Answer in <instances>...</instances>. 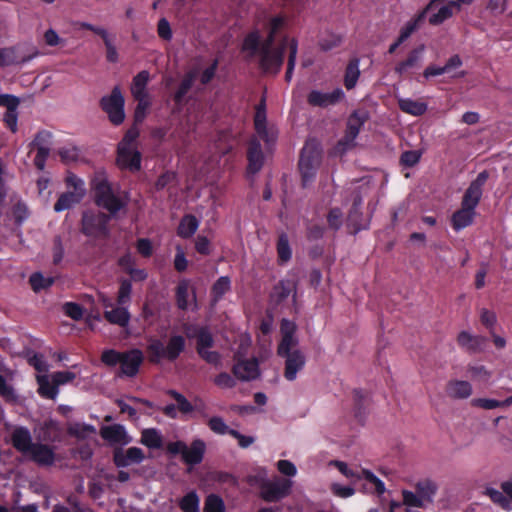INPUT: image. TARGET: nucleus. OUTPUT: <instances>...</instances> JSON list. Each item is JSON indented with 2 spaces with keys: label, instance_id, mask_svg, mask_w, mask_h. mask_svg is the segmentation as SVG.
<instances>
[{
  "label": "nucleus",
  "instance_id": "obj_12",
  "mask_svg": "<svg viewBox=\"0 0 512 512\" xmlns=\"http://www.w3.org/2000/svg\"><path fill=\"white\" fill-rule=\"evenodd\" d=\"M116 161L120 169L137 172L141 169L142 155L137 148L118 146Z\"/></svg>",
  "mask_w": 512,
  "mask_h": 512
},
{
  "label": "nucleus",
  "instance_id": "obj_21",
  "mask_svg": "<svg viewBox=\"0 0 512 512\" xmlns=\"http://www.w3.org/2000/svg\"><path fill=\"white\" fill-rule=\"evenodd\" d=\"M38 51H34L29 55H19L16 47H8L0 49V67L12 65H20L31 61L38 55Z\"/></svg>",
  "mask_w": 512,
  "mask_h": 512
},
{
  "label": "nucleus",
  "instance_id": "obj_3",
  "mask_svg": "<svg viewBox=\"0 0 512 512\" xmlns=\"http://www.w3.org/2000/svg\"><path fill=\"white\" fill-rule=\"evenodd\" d=\"M321 160L322 150L319 144L313 140L307 141L301 150L298 163L303 187H307L315 179Z\"/></svg>",
  "mask_w": 512,
  "mask_h": 512
},
{
  "label": "nucleus",
  "instance_id": "obj_31",
  "mask_svg": "<svg viewBox=\"0 0 512 512\" xmlns=\"http://www.w3.org/2000/svg\"><path fill=\"white\" fill-rule=\"evenodd\" d=\"M104 318L111 324L126 327L129 324L131 315L126 306L112 307L104 311Z\"/></svg>",
  "mask_w": 512,
  "mask_h": 512
},
{
  "label": "nucleus",
  "instance_id": "obj_43",
  "mask_svg": "<svg viewBox=\"0 0 512 512\" xmlns=\"http://www.w3.org/2000/svg\"><path fill=\"white\" fill-rule=\"evenodd\" d=\"M160 344H152L148 352H184L185 339L181 335H173L170 337L166 350L160 349Z\"/></svg>",
  "mask_w": 512,
  "mask_h": 512
},
{
  "label": "nucleus",
  "instance_id": "obj_62",
  "mask_svg": "<svg viewBox=\"0 0 512 512\" xmlns=\"http://www.w3.org/2000/svg\"><path fill=\"white\" fill-rule=\"evenodd\" d=\"M135 100L137 101V105L134 112V122L135 124H140L146 117L147 110L150 107V101L148 98Z\"/></svg>",
  "mask_w": 512,
  "mask_h": 512
},
{
  "label": "nucleus",
  "instance_id": "obj_15",
  "mask_svg": "<svg viewBox=\"0 0 512 512\" xmlns=\"http://www.w3.org/2000/svg\"><path fill=\"white\" fill-rule=\"evenodd\" d=\"M145 456L142 449L138 447H129L127 450L115 448L113 451V463L118 468L128 467L132 464H139Z\"/></svg>",
  "mask_w": 512,
  "mask_h": 512
},
{
  "label": "nucleus",
  "instance_id": "obj_22",
  "mask_svg": "<svg viewBox=\"0 0 512 512\" xmlns=\"http://www.w3.org/2000/svg\"><path fill=\"white\" fill-rule=\"evenodd\" d=\"M205 451V442L200 438L194 439L190 446L186 444V449L183 453L182 461L190 466L198 465L203 461Z\"/></svg>",
  "mask_w": 512,
  "mask_h": 512
},
{
  "label": "nucleus",
  "instance_id": "obj_35",
  "mask_svg": "<svg viewBox=\"0 0 512 512\" xmlns=\"http://www.w3.org/2000/svg\"><path fill=\"white\" fill-rule=\"evenodd\" d=\"M448 3L441 6L438 11L429 18L431 25H439L452 17L454 10H459V4L455 1L447 0Z\"/></svg>",
  "mask_w": 512,
  "mask_h": 512
},
{
  "label": "nucleus",
  "instance_id": "obj_64",
  "mask_svg": "<svg viewBox=\"0 0 512 512\" xmlns=\"http://www.w3.org/2000/svg\"><path fill=\"white\" fill-rule=\"evenodd\" d=\"M65 314L73 320H80L83 317V308L75 302H66L63 306Z\"/></svg>",
  "mask_w": 512,
  "mask_h": 512
},
{
  "label": "nucleus",
  "instance_id": "obj_51",
  "mask_svg": "<svg viewBox=\"0 0 512 512\" xmlns=\"http://www.w3.org/2000/svg\"><path fill=\"white\" fill-rule=\"evenodd\" d=\"M200 499L195 491H190L179 501V507L183 512H199Z\"/></svg>",
  "mask_w": 512,
  "mask_h": 512
},
{
  "label": "nucleus",
  "instance_id": "obj_30",
  "mask_svg": "<svg viewBox=\"0 0 512 512\" xmlns=\"http://www.w3.org/2000/svg\"><path fill=\"white\" fill-rule=\"evenodd\" d=\"M149 79L150 74L147 70H142L133 77L131 84V94L134 97V99L148 98L146 87L149 82Z\"/></svg>",
  "mask_w": 512,
  "mask_h": 512
},
{
  "label": "nucleus",
  "instance_id": "obj_17",
  "mask_svg": "<svg viewBox=\"0 0 512 512\" xmlns=\"http://www.w3.org/2000/svg\"><path fill=\"white\" fill-rule=\"evenodd\" d=\"M232 371L234 376L239 380H253L259 376V364L255 358L250 360L239 358L233 365Z\"/></svg>",
  "mask_w": 512,
  "mask_h": 512
},
{
  "label": "nucleus",
  "instance_id": "obj_1",
  "mask_svg": "<svg viewBox=\"0 0 512 512\" xmlns=\"http://www.w3.org/2000/svg\"><path fill=\"white\" fill-rule=\"evenodd\" d=\"M276 34L268 31L265 39H262L260 31L254 29L246 34L242 42V51L249 58L258 57V65L263 73L277 75L280 73L287 47L288 38L274 46Z\"/></svg>",
  "mask_w": 512,
  "mask_h": 512
},
{
  "label": "nucleus",
  "instance_id": "obj_59",
  "mask_svg": "<svg viewBox=\"0 0 512 512\" xmlns=\"http://www.w3.org/2000/svg\"><path fill=\"white\" fill-rule=\"evenodd\" d=\"M51 139H52V133L50 131L41 130L35 135L30 146L35 147L37 150L40 148L50 149L49 145H50Z\"/></svg>",
  "mask_w": 512,
  "mask_h": 512
},
{
  "label": "nucleus",
  "instance_id": "obj_55",
  "mask_svg": "<svg viewBox=\"0 0 512 512\" xmlns=\"http://www.w3.org/2000/svg\"><path fill=\"white\" fill-rule=\"evenodd\" d=\"M29 283L33 291L39 292L52 286L54 279L51 277L46 278L40 272H35L30 276Z\"/></svg>",
  "mask_w": 512,
  "mask_h": 512
},
{
  "label": "nucleus",
  "instance_id": "obj_48",
  "mask_svg": "<svg viewBox=\"0 0 512 512\" xmlns=\"http://www.w3.org/2000/svg\"><path fill=\"white\" fill-rule=\"evenodd\" d=\"M11 214L16 226H22V224L29 218L30 211L27 204L22 200H17L11 208Z\"/></svg>",
  "mask_w": 512,
  "mask_h": 512
},
{
  "label": "nucleus",
  "instance_id": "obj_8",
  "mask_svg": "<svg viewBox=\"0 0 512 512\" xmlns=\"http://www.w3.org/2000/svg\"><path fill=\"white\" fill-rule=\"evenodd\" d=\"M501 491L487 487L484 491V495L489 497L491 502L496 506L500 507L504 511L512 510V473L508 480L501 482Z\"/></svg>",
  "mask_w": 512,
  "mask_h": 512
},
{
  "label": "nucleus",
  "instance_id": "obj_50",
  "mask_svg": "<svg viewBox=\"0 0 512 512\" xmlns=\"http://www.w3.org/2000/svg\"><path fill=\"white\" fill-rule=\"evenodd\" d=\"M289 54L287 61V69L285 73V81L290 82L293 76V71L296 65V58L298 53V41L292 38L288 44Z\"/></svg>",
  "mask_w": 512,
  "mask_h": 512
},
{
  "label": "nucleus",
  "instance_id": "obj_23",
  "mask_svg": "<svg viewBox=\"0 0 512 512\" xmlns=\"http://www.w3.org/2000/svg\"><path fill=\"white\" fill-rule=\"evenodd\" d=\"M254 126L258 136L267 144L275 141V137L271 134L266 125L265 100L257 106L254 117Z\"/></svg>",
  "mask_w": 512,
  "mask_h": 512
},
{
  "label": "nucleus",
  "instance_id": "obj_60",
  "mask_svg": "<svg viewBox=\"0 0 512 512\" xmlns=\"http://www.w3.org/2000/svg\"><path fill=\"white\" fill-rule=\"evenodd\" d=\"M403 504L407 507H417L424 508L425 503L421 499V497L417 494V492H412L409 490L402 491Z\"/></svg>",
  "mask_w": 512,
  "mask_h": 512
},
{
  "label": "nucleus",
  "instance_id": "obj_16",
  "mask_svg": "<svg viewBox=\"0 0 512 512\" xmlns=\"http://www.w3.org/2000/svg\"><path fill=\"white\" fill-rule=\"evenodd\" d=\"M27 456H29L34 463L41 467L52 466L56 460L54 448L40 442L34 444Z\"/></svg>",
  "mask_w": 512,
  "mask_h": 512
},
{
  "label": "nucleus",
  "instance_id": "obj_24",
  "mask_svg": "<svg viewBox=\"0 0 512 512\" xmlns=\"http://www.w3.org/2000/svg\"><path fill=\"white\" fill-rule=\"evenodd\" d=\"M143 360L144 354H130L129 356L122 357L116 375L118 377H134L138 373Z\"/></svg>",
  "mask_w": 512,
  "mask_h": 512
},
{
  "label": "nucleus",
  "instance_id": "obj_27",
  "mask_svg": "<svg viewBox=\"0 0 512 512\" xmlns=\"http://www.w3.org/2000/svg\"><path fill=\"white\" fill-rule=\"evenodd\" d=\"M359 66L360 59L358 57H353L348 61L343 78V84L347 90H352L356 87L361 75Z\"/></svg>",
  "mask_w": 512,
  "mask_h": 512
},
{
  "label": "nucleus",
  "instance_id": "obj_13",
  "mask_svg": "<svg viewBox=\"0 0 512 512\" xmlns=\"http://www.w3.org/2000/svg\"><path fill=\"white\" fill-rule=\"evenodd\" d=\"M79 25H80L81 29L91 31L94 34L98 35L102 39L104 46H105V50H106L105 56H106L107 62L114 64L119 61L118 50H117L113 40L111 39L108 31L105 28L100 27V26H95L88 22H81Z\"/></svg>",
  "mask_w": 512,
  "mask_h": 512
},
{
  "label": "nucleus",
  "instance_id": "obj_61",
  "mask_svg": "<svg viewBox=\"0 0 512 512\" xmlns=\"http://www.w3.org/2000/svg\"><path fill=\"white\" fill-rule=\"evenodd\" d=\"M343 214L342 211L335 207L330 209L327 215L328 227L334 231H338L342 226Z\"/></svg>",
  "mask_w": 512,
  "mask_h": 512
},
{
  "label": "nucleus",
  "instance_id": "obj_49",
  "mask_svg": "<svg viewBox=\"0 0 512 512\" xmlns=\"http://www.w3.org/2000/svg\"><path fill=\"white\" fill-rule=\"evenodd\" d=\"M59 437L58 425L53 420L45 421L40 427L39 439L44 442H54Z\"/></svg>",
  "mask_w": 512,
  "mask_h": 512
},
{
  "label": "nucleus",
  "instance_id": "obj_47",
  "mask_svg": "<svg viewBox=\"0 0 512 512\" xmlns=\"http://www.w3.org/2000/svg\"><path fill=\"white\" fill-rule=\"evenodd\" d=\"M166 394L176 401V407L180 413L188 415L194 412L193 403L177 390L169 389L166 391Z\"/></svg>",
  "mask_w": 512,
  "mask_h": 512
},
{
  "label": "nucleus",
  "instance_id": "obj_45",
  "mask_svg": "<svg viewBox=\"0 0 512 512\" xmlns=\"http://www.w3.org/2000/svg\"><path fill=\"white\" fill-rule=\"evenodd\" d=\"M141 443L150 449H159L163 444L162 436L155 428L145 429L141 435Z\"/></svg>",
  "mask_w": 512,
  "mask_h": 512
},
{
  "label": "nucleus",
  "instance_id": "obj_6",
  "mask_svg": "<svg viewBox=\"0 0 512 512\" xmlns=\"http://www.w3.org/2000/svg\"><path fill=\"white\" fill-rule=\"evenodd\" d=\"M293 482L287 478L263 480L259 484V495L267 503L281 501L290 495Z\"/></svg>",
  "mask_w": 512,
  "mask_h": 512
},
{
  "label": "nucleus",
  "instance_id": "obj_36",
  "mask_svg": "<svg viewBox=\"0 0 512 512\" xmlns=\"http://www.w3.org/2000/svg\"><path fill=\"white\" fill-rule=\"evenodd\" d=\"M433 10L428 3L427 6L420 11L417 15H415L411 20H409L404 27L400 30V35L404 38L408 39L420 26V24L425 20L428 12Z\"/></svg>",
  "mask_w": 512,
  "mask_h": 512
},
{
  "label": "nucleus",
  "instance_id": "obj_2",
  "mask_svg": "<svg viewBox=\"0 0 512 512\" xmlns=\"http://www.w3.org/2000/svg\"><path fill=\"white\" fill-rule=\"evenodd\" d=\"M95 204L115 216L121 210L126 209L129 203L128 192L116 194L112 184L104 175H97L91 181Z\"/></svg>",
  "mask_w": 512,
  "mask_h": 512
},
{
  "label": "nucleus",
  "instance_id": "obj_32",
  "mask_svg": "<svg viewBox=\"0 0 512 512\" xmlns=\"http://www.w3.org/2000/svg\"><path fill=\"white\" fill-rule=\"evenodd\" d=\"M197 77V71L196 70H190L186 72L173 95V100L175 104L181 105L183 103V100L189 90L192 88L195 79Z\"/></svg>",
  "mask_w": 512,
  "mask_h": 512
},
{
  "label": "nucleus",
  "instance_id": "obj_4",
  "mask_svg": "<svg viewBox=\"0 0 512 512\" xmlns=\"http://www.w3.org/2000/svg\"><path fill=\"white\" fill-rule=\"evenodd\" d=\"M367 120L368 114L365 111L355 110L350 114L347 119L345 134L336 145L339 152L344 153L355 146V139Z\"/></svg>",
  "mask_w": 512,
  "mask_h": 512
},
{
  "label": "nucleus",
  "instance_id": "obj_18",
  "mask_svg": "<svg viewBox=\"0 0 512 512\" xmlns=\"http://www.w3.org/2000/svg\"><path fill=\"white\" fill-rule=\"evenodd\" d=\"M11 444L18 452L27 456L35 443L27 427L17 426L11 433Z\"/></svg>",
  "mask_w": 512,
  "mask_h": 512
},
{
  "label": "nucleus",
  "instance_id": "obj_11",
  "mask_svg": "<svg viewBox=\"0 0 512 512\" xmlns=\"http://www.w3.org/2000/svg\"><path fill=\"white\" fill-rule=\"evenodd\" d=\"M345 98L341 88H335L332 92L324 93L319 90H312L307 95V103L312 107L326 108L334 106Z\"/></svg>",
  "mask_w": 512,
  "mask_h": 512
},
{
  "label": "nucleus",
  "instance_id": "obj_5",
  "mask_svg": "<svg viewBox=\"0 0 512 512\" xmlns=\"http://www.w3.org/2000/svg\"><path fill=\"white\" fill-rule=\"evenodd\" d=\"M124 105L125 99L119 86H115L110 95L103 96L100 99L101 109L107 114L109 121L115 126H119L124 122Z\"/></svg>",
  "mask_w": 512,
  "mask_h": 512
},
{
  "label": "nucleus",
  "instance_id": "obj_63",
  "mask_svg": "<svg viewBox=\"0 0 512 512\" xmlns=\"http://www.w3.org/2000/svg\"><path fill=\"white\" fill-rule=\"evenodd\" d=\"M421 158V153L417 150H408L401 154L400 163L405 167L415 166Z\"/></svg>",
  "mask_w": 512,
  "mask_h": 512
},
{
  "label": "nucleus",
  "instance_id": "obj_46",
  "mask_svg": "<svg viewBox=\"0 0 512 512\" xmlns=\"http://www.w3.org/2000/svg\"><path fill=\"white\" fill-rule=\"evenodd\" d=\"M119 289L117 292V304L120 306H127L131 302L132 282L128 278L119 279Z\"/></svg>",
  "mask_w": 512,
  "mask_h": 512
},
{
  "label": "nucleus",
  "instance_id": "obj_9",
  "mask_svg": "<svg viewBox=\"0 0 512 512\" xmlns=\"http://www.w3.org/2000/svg\"><path fill=\"white\" fill-rule=\"evenodd\" d=\"M290 295H292L293 301H296L297 282L292 279H282L273 286L269 294V304L277 308L282 305Z\"/></svg>",
  "mask_w": 512,
  "mask_h": 512
},
{
  "label": "nucleus",
  "instance_id": "obj_53",
  "mask_svg": "<svg viewBox=\"0 0 512 512\" xmlns=\"http://www.w3.org/2000/svg\"><path fill=\"white\" fill-rule=\"evenodd\" d=\"M189 283L187 280H181L176 287V304L181 310L188 308Z\"/></svg>",
  "mask_w": 512,
  "mask_h": 512
},
{
  "label": "nucleus",
  "instance_id": "obj_10",
  "mask_svg": "<svg viewBox=\"0 0 512 512\" xmlns=\"http://www.w3.org/2000/svg\"><path fill=\"white\" fill-rule=\"evenodd\" d=\"M488 179V173L486 171H483L479 173L475 180H473L469 187L466 189L461 206L465 208H469L470 210L476 209L477 205L479 204L482 193H483V185Z\"/></svg>",
  "mask_w": 512,
  "mask_h": 512
},
{
  "label": "nucleus",
  "instance_id": "obj_58",
  "mask_svg": "<svg viewBox=\"0 0 512 512\" xmlns=\"http://www.w3.org/2000/svg\"><path fill=\"white\" fill-rule=\"evenodd\" d=\"M207 426L212 432L219 435L229 434L231 430L220 416L210 417L207 421Z\"/></svg>",
  "mask_w": 512,
  "mask_h": 512
},
{
  "label": "nucleus",
  "instance_id": "obj_28",
  "mask_svg": "<svg viewBox=\"0 0 512 512\" xmlns=\"http://www.w3.org/2000/svg\"><path fill=\"white\" fill-rule=\"evenodd\" d=\"M101 437L111 443L127 444L129 439L125 428L120 424L105 426L100 431Z\"/></svg>",
  "mask_w": 512,
  "mask_h": 512
},
{
  "label": "nucleus",
  "instance_id": "obj_52",
  "mask_svg": "<svg viewBox=\"0 0 512 512\" xmlns=\"http://www.w3.org/2000/svg\"><path fill=\"white\" fill-rule=\"evenodd\" d=\"M484 340V338L479 336H473L467 331H462L457 336V342L459 346L463 349L472 350L475 349L480 343Z\"/></svg>",
  "mask_w": 512,
  "mask_h": 512
},
{
  "label": "nucleus",
  "instance_id": "obj_19",
  "mask_svg": "<svg viewBox=\"0 0 512 512\" xmlns=\"http://www.w3.org/2000/svg\"><path fill=\"white\" fill-rule=\"evenodd\" d=\"M424 49V45L413 48L404 60L396 64L394 72L399 76H403L408 74L410 70L419 68L421 66Z\"/></svg>",
  "mask_w": 512,
  "mask_h": 512
},
{
  "label": "nucleus",
  "instance_id": "obj_26",
  "mask_svg": "<svg viewBox=\"0 0 512 512\" xmlns=\"http://www.w3.org/2000/svg\"><path fill=\"white\" fill-rule=\"evenodd\" d=\"M445 392L452 399H467L472 394V385L464 380H450L446 384Z\"/></svg>",
  "mask_w": 512,
  "mask_h": 512
},
{
  "label": "nucleus",
  "instance_id": "obj_7",
  "mask_svg": "<svg viewBox=\"0 0 512 512\" xmlns=\"http://www.w3.org/2000/svg\"><path fill=\"white\" fill-rule=\"evenodd\" d=\"M185 337L192 343H195L196 352L210 349L213 346L214 339L208 326L194 323H187L183 326Z\"/></svg>",
  "mask_w": 512,
  "mask_h": 512
},
{
  "label": "nucleus",
  "instance_id": "obj_41",
  "mask_svg": "<svg viewBox=\"0 0 512 512\" xmlns=\"http://www.w3.org/2000/svg\"><path fill=\"white\" fill-rule=\"evenodd\" d=\"M37 382L39 385L38 393L40 396L51 400H54L57 397L59 390L53 380L49 381L48 377L43 375L37 377Z\"/></svg>",
  "mask_w": 512,
  "mask_h": 512
},
{
  "label": "nucleus",
  "instance_id": "obj_33",
  "mask_svg": "<svg viewBox=\"0 0 512 512\" xmlns=\"http://www.w3.org/2000/svg\"><path fill=\"white\" fill-rule=\"evenodd\" d=\"M108 216L100 214L99 216H84L83 217V232L86 235H92L95 232H102L106 230Z\"/></svg>",
  "mask_w": 512,
  "mask_h": 512
},
{
  "label": "nucleus",
  "instance_id": "obj_57",
  "mask_svg": "<svg viewBox=\"0 0 512 512\" xmlns=\"http://www.w3.org/2000/svg\"><path fill=\"white\" fill-rule=\"evenodd\" d=\"M481 324L487 329L489 334H493V331L496 330L497 324V316L495 312L482 308L479 314Z\"/></svg>",
  "mask_w": 512,
  "mask_h": 512
},
{
  "label": "nucleus",
  "instance_id": "obj_56",
  "mask_svg": "<svg viewBox=\"0 0 512 512\" xmlns=\"http://www.w3.org/2000/svg\"><path fill=\"white\" fill-rule=\"evenodd\" d=\"M361 479H365L368 483L374 487V492L377 495L384 494L386 488L384 482L378 478L372 471L368 469H361Z\"/></svg>",
  "mask_w": 512,
  "mask_h": 512
},
{
  "label": "nucleus",
  "instance_id": "obj_38",
  "mask_svg": "<svg viewBox=\"0 0 512 512\" xmlns=\"http://www.w3.org/2000/svg\"><path fill=\"white\" fill-rule=\"evenodd\" d=\"M398 105L402 112L408 113L413 116L424 115L428 108L425 102L413 100L410 98L400 99L398 101Z\"/></svg>",
  "mask_w": 512,
  "mask_h": 512
},
{
  "label": "nucleus",
  "instance_id": "obj_42",
  "mask_svg": "<svg viewBox=\"0 0 512 512\" xmlns=\"http://www.w3.org/2000/svg\"><path fill=\"white\" fill-rule=\"evenodd\" d=\"M367 400V392L363 391L362 389L353 390L354 414L359 422L364 420Z\"/></svg>",
  "mask_w": 512,
  "mask_h": 512
},
{
  "label": "nucleus",
  "instance_id": "obj_39",
  "mask_svg": "<svg viewBox=\"0 0 512 512\" xmlns=\"http://www.w3.org/2000/svg\"><path fill=\"white\" fill-rule=\"evenodd\" d=\"M231 289V279L228 276L219 277L211 287V301L218 303L223 296Z\"/></svg>",
  "mask_w": 512,
  "mask_h": 512
},
{
  "label": "nucleus",
  "instance_id": "obj_37",
  "mask_svg": "<svg viewBox=\"0 0 512 512\" xmlns=\"http://www.w3.org/2000/svg\"><path fill=\"white\" fill-rule=\"evenodd\" d=\"M437 489L436 483L430 479L421 480L415 484V490L425 504L433 502Z\"/></svg>",
  "mask_w": 512,
  "mask_h": 512
},
{
  "label": "nucleus",
  "instance_id": "obj_40",
  "mask_svg": "<svg viewBox=\"0 0 512 512\" xmlns=\"http://www.w3.org/2000/svg\"><path fill=\"white\" fill-rule=\"evenodd\" d=\"M83 193L65 192L62 193L54 204V211L61 212L70 209L74 204L80 202Z\"/></svg>",
  "mask_w": 512,
  "mask_h": 512
},
{
  "label": "nucleus",
  "instance_id": "obj_29",
  "mask_svg": "<svg viewBox=\"0 0 512 512\" xmlns=\"http://www.w3.org/2000/svg\"><path fill=\"white\" fill-rule=\"evenodd\" d=\"M476 212L469 208L462 207L455 211L451 217V226L455 231H460L470 226L475 218Z\"/></svg>",
  "mask_w": 512,
  "mask_h": 512
},
{
  "label": "nucleus",
  "instance_id": "obj_54",
  "mask_svg": "<svg viewBox=\"0 0 512 512\" xmlns=\"http://www.w3.org/2000/svg\"><path fill=\"white\" fill-rule=\"evenodd\" d=\"M203 512H225L223 499L217 494H209L205 499Z\"/></svg>",
  "mask_w": 512,
  "mask_h": 512
},
{
  "label": "nucleus",
  "instance_id": "obj_34",
  "mask_svg": "<svg viewBox=\"0 0 512 512\" xmlns=\"http://www.w3.org/2000/svg\"><path fill=\"white\" fill-rule=\"evenodd\" d=\"M199 227L198 219L192 214H186L182 217L177 228V235L188 239L192 237Z\"/></svg>",
  "mask_w": 512,
  "mask_h": 512
},
{
  "label": "nucleus",
  "instance_id": "obj_25",
  "mask_svg": "<svg viewBox=\"0 0 512 512\" xmlns=\"http://www.w3.org/2000/svg\"><path fill=\"white\" fill-rule=\"evenodd\" d=\"M286 356L284 377L288 381H293L297 377V373L301 371L306 363L304 354H283Z\"/></svg>",
  "mask_w": 512,
  "mask_h": 512
},
{
  "label": "nucleus",
  "instance_id": "obj_44",
  "mask_svg": "<svg viewBox=\"0 0 512 512\" xmlns=\"http://www.w3.org/2000/svg\"><path fill=\"white\" fill-rule=\"evenodd\" d=\"M277 255H278V262L280 264L287 263L291 260L292 257V250L289 244V239L287 234L281 233L278 237L277 244Z\"/></svg>",
  "mask_w": 512,
  "mask_h": 512
},
{
  "label": "nucleus",
  "instance_id": "obj_20",
  "mask_svg": "<svg viewBox=\"0 0 512 512\" xmlns=\"http://www.w3.org/2000/svg\"><path fill=\"white\" fill-rule=\"evenodd\" d=\"M247 174L255 175L258 173L263 166L264 156L261 148V144L257 139L250 140L247 149Z\"/></svg>",
  "mask_w": 512,
  "mask_h": 512
},
{
  "label": "nucleus",
  "instance_id": "obj_14",
  "mask_svg": "<svg viewBox=\"0 0 512 512\" xmlns=\"http://www.w3.org/2000/svg\"><path fill=\"white\" fill-rule=\"evenodd\" d=\"M363 204V198L360 194H356L353 198L352 206L347 216V226L352 229L353 234H357L359 231L367 229L369 226V220H364L361 207Z\"/></svg>",
  "mask_w": 512,
  "mask_h": 512
}]
</instances>
